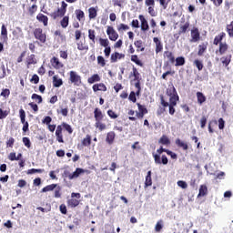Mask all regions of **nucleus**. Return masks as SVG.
<instances>
[{
    "label": "nucleus",
    "mask_w": 233,
    "mask_h": 233,
    "mask_svg": "<svg viewBox=\"0 0 233 233\" xmlns=\"http://www.w3.org/2000/svg\"><path fill=\"white\" fill-rule=\"evenodd\" d=\"M65 176H67L68 179H76V177H79L81 174H85V169L81 167H77L73 173H69L68 171L64 172Z\"/></svg>",
    "instance_id": "nucleus-1"
},
{
    "label": "nucleus",
    "mask_w": 233,
    "mask_h": 233,
    "mask_svg": "<svg viewBox=\"0 0 233 233\" xmlns=\"http://www.w3.org/2000/svg\"><path fill=\"white\" fill-rule=\"evenodd\" d=\"M153 157L155 159V163L156 165H168V157H167L165 155H159V154H156L153 153Z\"/></svg>",
    "instance_id": "nucleus-2"
},
{
    "label": "nucleus",
    "mask_w": 233,
    "mask_h": 233,
    "mask_svg": "<svg viewBox=\"0 0 233 233\" xmlns=\"http://www.w3.org/2000/svg\"><path fill=\"white\" fill-rule=\"evenodd\" d=\"M34 36L40 41V43H46V35L43 33L42 28H35L34 30Z\"/></svg>",
    "instance_id": "nucleus-3"
},
{
    "label": "nucleus",
    "mask_w": 233,
    "mask_h": 233,
    "mask_svg": "<svg viewBox=\"0 0 233 233\" xmlns=\"http://www.w3.org/2000/svg\"><path fill=\"white\" fill-rule=\"evenodd\" d=\"M69 76V81H71V83H74L76 86L81 85V76L77 75L76 71H70Z\"/></svg>",
    "instance_id": "nucleus-4"
},
{
    "label": "nucleus",
    "mask_w": 233,
    "mask_h": 233,
    "mask_svg": "<svg viewBox=\"0 0 233 233\" xmlns=\"http://www.w3.org/2000/svg\"><path fill=\"white\" fill-rule=\"evenodd\" d=\"M106 34H107L110 41H117V37H119V35L117 34V32H116L114 27H112V26L107 27Z\"/></svg>",
    "instance_id": "nucleus-5"
},
{
    "label": "nucleus",
    "mask_w": 233,
    "mask_h": 233,
    "mask_svg": "<svg viewBox=\"0 0 233 233\" xmlns=\"http://www.w3.org/2000/svg\"><path fill=\"white\" fill-rule=\"evenodd\" d=\"M160 101H161V105L162 106H164L165 108H167V106L169 107V114L170 116H174V114H176V108H174V105H170L168 102L165 101V98L163 97V96H160Z\"/></svg>",
    "instance_id": "nucleus-6"
},
{
    "label": "nucleus",
    "mask_w": 233,
    "mask_h": 233,
    "mask_svg": "<svg viewBox=\"0 0 233 233\" xmlns=\"http://www.w3.org/2000/svg\"><path fill=\"white\" fill-rule=\"evenodd\" d=\"M138 19L141 22V30L142 32H147L149 30L150 26L148 25V21L146 20L143 15H139Z\"/></svg>",
    "instance_id": "nucleus-7"
},
{
    "label": "nucleus",
    "mask_w": 233,
    "mask_h": 233,
    "mask_svg": "<svg viewBox=\"0 0 233 233\" xmlns=\"http://www.w3.org/2000/svg\"><path fill=\"white\" fill-rule=\"evenodd\" d=\"M201 38V35L199 34V30L198 28L191 30V43H198L199 39Z\"/></svg>",
    "instance_id": "nucleus-8"
},
{
    "label": "nucleus",
    "mask_w": 233,
    "mask_h": 233,
    "mask_svg": "<svg viewBox=\"0 0 233 233\" xmlns=\"http://www.w3.org/2000/svg\"><path fill=\"white\" fill-rule=\"evenodd\" d=\"M94 117H95L96 123H97L99 121H103V117H105V115H103V112L101 111V109L96 107L94 110Z\"/></svg>",
    "instance_id": "nucleus-9"
},
{
    "label": "nucleus",
    "mask_w": 233,
    "mask_h": 233,
    "mask_svg": "<svg viewBox=\"0 0 233 233\" xmlns=\"http://www.w3.org/2000/svg\"><path fill=\"white\" fill-rule=\"evenodd\" d=\"M56 140L58 141V143L65 142L63 140V127L57 126L56 130Z\"/></svg>",
    "instance_id": "nucleus-10"
},
{
    "label": "nucleus",
    "mask_w": 233,
    "mask_h": 233,
    "mask_svg": "<svg viewBox=\"0 0 233 233\" xmlns=\"http://www.w3.org/2000/svg\"><path fill=\"white\" fill-rule=\"evenodd\" d=\"M93 92H106V86L105 84H95L93 86Z\"/></svg>",
    "instance_id": "nucleus-11"
},
{
    "label": "nucleus",
    "mask_w": 233,
    "mask_h": 233,
    "mask_svg": "<svg viewBox=\"0 0 233 233\" xmlns=\"http://www.w3.org/2000/svg\"><path fill=\"white\" fill-rule=\"evenodd\" d=\"M36 19L39 21V23H43L44 26H48V16L43 14H38L36 15Z\"/></svg>",
    "instance_id": "nucleus-12"
},
{
    "label": "nucleus",
    "mask_w": 233,
    "mask_h": 233,
    "mask_svg": "<svg viewBox=\"0 0 233 233\" xmlns=\"http://www.w3.org/2000/svg\"><path fill=\"white\" fill-rule=\"evenodd\" d=\"M1 37L4 43L8 41V29H6V25H2V27H1Z\"/></svg>",
    "instance_id": "nucleus-13"
},
{
    "label": "nucleus",
    "mask_w": 233,
    "mask_h": 233,
    "mask_svg": "<svg viewBox=\"0 0 233 233\" xmlns=\"http://www.w3.org/2000/svg\"><path fill=\"white\" fill-rule=\"evenodd\" d=\"M114 139H116V133L114 131H110L106 134V141L108 145L114 144Z\"/></svg>",
    "instance_id": "nucleus-14"
},
{
    "label": "nucleus",
    "mask_w": 233,
    "mask_h": 233,
    "mask_svg": "<svg viewBox=\"0 0 233 233\" xmlns=\"http://www.w3.org/2000/svg\"><path fill=\"white\" fill-rule=\"evenodd\" d=\"M208 192V187H207L206 185H201L198 190V198H203L207 196Z\"/></svg>",
    "instance_id": "nucleus-15"
},
{
    "label": "nucleus",
    "mask_w": 233,
    "mask_h": 233,
    "mask_svg": "<svg viewBox=\"0 0 233 233\" xmlns=\"http://www.w3.org/2000/svg\"><path fill=\"white\" fill-rule=\"evenodd\" d=\"M51 64H52V66H54V68H63V64L59 62V58L54 56L52 59H51Z\"/></svg>",
    "instance_id": "nucleus-16"
},
{
    "label": "nucleus",
    "mask_w": 233,
    "mask_h": 233,
    "mask_svg": "<svg viewBox=\"0 0 233 233\" xmlns=\"http://www.w3.org/2000/svg\"><path fill=\"white\" fill-rule=\"evenodd\" d=\"M99 81H101V76H99L98 74H95L87 79V83H89V85H94V83H97Z\"/></svg>",
    "instance_id": "nucleus-17"
},
{
    "label": "nucleus",
    "mask_w": 233,
    "mask_h": 233,
    "mask_svg": "<svg viewBox=\"0 0 233 233\" xmlns=\"http://www.w3.org/2000/svg\"><path fill=\"white\" fill-rule=\"evenodd\" d=\"M164 57H167L169 63H176V57L174 56V54L170 51H165Z\"/></svg>",
    "instance_id": "nucleus-18"
},
{
    "label": "nucleus",
    "mask_w": 233,
    "mask_h": 233,
    "mask_svg": "<svg viewBox=\"0 0 233 233\" xmlns=\"http://www.w3.org/2000/svg\"><path fill=\"white\" fill-rule=\"evenodd\" d=\"M175 143L177 147H179V148H183V150H188V144L183 142L181 139L177 138Z\"/></svg>",
    "instance_id": "nucleus-19"
},
{
    "label": "nucleus",
    "mask_w": 233,
    "mask_h": 233,
    "mask_svg": "<svg viewBox=\"0 0 233 233\" xmlns=\"http://www.w3.org/2000/svg\"><path fill=\"white\" fill-rule=\"evenodd\" d=\"M63 85V79L57 78L56 76H53V86L55 88H59Z\"/></svg>",
    "instance_id": "nucleus-20"
},
{
    "label": "nucleus",
    "mask_w": 233,
    "mask_h": 233,
    "mask_svg": "<svg viewBox=\"0 0 233 233\" xmlns=\"http://www.w3.org/2000/svg\"><path fill=\"white\" fill-rule=\"evenodd\" d=\"M56 188H57V184H51L42 188L41 192H52L53 190H56Z\"/></svg>",
    "instance_id": "nucleus-21"
},
{
    "label": "nucleus",
    "mask_w": 233,
    "mask_h": 233,
    "mask_svg": "<svg viewBox=\"0 0 233 233\" xmlns=\"http://www.w3.org/2000/svg\"><path fill=\"white\" fill-rule=\"evenodd\" d=\"M145 187H152V171H148L146 177Z\"/></svg>",
    "instance_id": "nucleus-22"
},
{
    "label": "nucleus",
    "mask_w": 233,
    "mask_h": 233,
    "mask_svg": "<svg viewBox=\"0 0 233 233\" xmlns=\"http://www.w3.org/2000/svg\"><path fill=\"white\" fill-rule=\"evenodd\" d=\"M197 99L198 105H201L202 103H205V101H207V96H205V95H203V93L201 92H197Z\"/></svg>",
    "instance_id": "nucleus-23"
},
{
    "label": "nucleus",
    "mask_w": 233,
    "mask_h": 233,
    "mask_svg": "<svg viewBox=\"0 0 233 233\" xmlns=\"http://www.w3.org/2000/svg\"><path fill=\"white\" fill-rule=\"evenodd\" d=\"M88 13H89V19H96V17H97V9H96V7H90L88 9Z\"/></svg>",
    "instance_id": "nucleus-24"
},
{
    "label": "nucleus",
    "mask_w": 233,
    "mask_h": 233,
    "mask_svg": "<svg viewBox=\"0 0 233 233\" xmlns=\"http://www.w3.org/2000/svg\"><path fill=\"white\" fill-rule=\"evenodd\" d=\"M227 50H228V46L227 45V43H220L219 49H218L219 55L223 56V54H225Z\"/></svg>",
    "instance_id": "nucleus-25"
},
{
    "label": "nucleus",
    "mask_w": 233,
    "mask_h": 233,
    "mask_svg": "<svg viewBox=\"0 0 233 233\" xmlns=\"http://www.w3.org/2000/svg\"><path fill=\"white\" fill-rule=\"evenodd\" d=\"M177 91L176 90V87H174V86H171L167 89V96H168L169 97H172L173 96H177Z\"/></svg>",
    "instance_id": "nucleus-26"
},
{
    "label": "nucleus",
    "mask_w": 233,
    "mask_h": 233,
    "mask_svg": "<svg viewBox=\"0 0 233 233\" xmlns=\"http://www.w3.org/2000/svg\"><path fill=\"white\" fill-rule=\"evenodd\" d=\"M189 26H190V23H188V22H187L183 25H180V28L178 31L179 35H181V34H187V30H188Z\"/></svg>",
    "instance_id": "nucleus-27"
},
{
    "label": "nucleus",
    "mask_w": 233,
    "mask_h": 233,
    "mask_svg": "<svg viewBox=\"0 0 233 233\" xmlns=\"http://www.w3.org/2000/svg\"><path fill=\"white\" fill-rule=\"evenodd\" d=\"M19 116H20V121L22 125H25V123H28L26 122V113L25 112V109L19 110Z\"/></svg>",
    "instance_id": "nucleus-28"
},
{
    "label": "nucleus",
    "mask_w": 233,
    "mask_h": 233,
    "mask_svg": "<svg viewBox=\"0 0 233 233\" xmlns=\"http://www.w3.org/2000/svg\"><path fill=\"white\" fill-rule=\"evenodd\" d=\"M67 204L69 207H71V208H76V207L79 205V200L76 198H71L67 201Z\"/></svg>",
    "instance_id": "nucleus-29"
},
{
    "label": "nucleus",
    "mask_w": 233,
    "mask_h": 233,
    "mask_svg": "<svg viewBox=\"0 0 233 233\" xmlns=\"http://www.w3.org/2000/svg\"><path fill=\"white\" fill-rule=\"evenodd\" d=\"M177 101H179V96H177V94L173 96H169V105L176 106V105H177Z\"/></svg>",
    "instance_id": "nucleus-30"
},
{
    "label": "nucleus",
    "mask_w": 233,
    "mask_h": 233,
    "mask_svg": "<svg viewBox=\"0 0 233 233\" xmlns=\"http://www.w3.org/2000/svg\"><path fill=\"white\" fill-rule=\"evenodd\" d=\"M70 18L68 16H64L63 19L60 21V25L62 28H66L68 26Z\"/></svg>",
    "instance_id": "nucleus-31"
},
{
    "label": "nucleus",
    "mask_w": 233,
    "mask_h": 233,
    "mask_svg": "<svg viewBox=\"0 0 233 233\" xmlns=\"http://www.w3.org/2000/svg\"><path fill=\"white\" fill-rule=\"evenodd\" d=\"M27 65H35L37 61L35 60V55H30L26 58Z\"/></svg>",
    "instance_id": "nucleus-32"
},
{
    "label": "nucleus",
    "mask_w": 233,
    "mask_h": 233,
    "mask_svg": "<svg viewBox=\"0 0 233 233\" xmlns=\"http://www.w3.org/2000/svg\"><path fill=\"white\" fill-rule=\"evenodd\" d=\"M123 57L122 54H119L118 52H116L115 54L111 55V63H116L117 59H121Z\"/></svg>",
    "instance_id": "nucleus-33"
},
{
    "label": "nucleus",
    "mask_w": 233,
    "mask_h": 233,
    "mask_svg": "<svg viewBox=\"0 0 233 233\" xmlns=\"http://www.w3.org/2000/svg\"><path fill=\"white\" fill-rule=\"evenodd\" d=\"M175 61V66H183V65H185V58L183 56L177 57Z\"/></svg>",
    "instance_id": "nucleus-34"
},
{
    "label": "nucleus",
    "mask_w": 233,
    "mask_h": 233,
    "mask_svg": "<svg viewBox=\"0 0 233 233\" xmlns=\"http://www.w3.org/2000/svg\"><path fill=\"white\" fill-rule=\"evenodd\" d=\"M131 61L133 63H135L136 65H137L138 66H143V62H141V60H139V58L137 57V55L131 56Z\"/></svg>",
    "instance_id": "nucleus-35"
},
{
    "label": "nucleus",
    "mask_w": 233,
    "mask_h": 233,
    "mask_svg": "<svg viewBox=\"0 0 233 233\" xmlns=\"http://www.w3.org/2000/svg\"><path fill=\"white\" fill-rule=\"evenodd\" d=\"M31 99L37 101L38 105H41V103H43V96L35 93L31 96Z\"/></svg>",
    "instance_id": "nucleus-36"
},
{
    "label": "nucleus",
    "mask_w": 233,
    "mask_h": 233,
    "mask_svg": "<svg viewBox=\"0 0 233 233\" xmlns=\"http://www.w3.org/2000/svg\"><path fill=\"white\" fill-rule=\"evenodd\" d=\"M205 52H207V45H205V44L199 45L198 56H203V54H205Z\"/></svg>",
    "instance_id": "nucleus-37"
},
{
    "label": "nucleus",
    "mask_w": 233,
    "mask_h": 233,
    "mask_svg": "<svg viewBox=\"0 0 233 233\" xmlns=\"http://www.w3.org/2000/svg\"><path fill=\"white\" fill-rule=\"evenodd\" d=\"M92 143V137L90 135H87L86 138L83 139L82 145L84 147H88V145H91Z\"/></svg>",
    "instance_id": "nucleus-38"
},
{
    "label": "nucleus",
    "mask_w": 233,
    "mask_h": 233,
    "mask_svg": "<svg viewBox=\"0 0 233 233\" xmlns=\"http://www.w3.org/2000/svg\"><path fill=\"white\" fill-rule=\"evenodd\" d=\"M88 37L94 45L96 43V31L92 30V29H89L88 30Z\"/></svg>",
    "instance_id": "nucleus-39"
},
{
    "label": "nucleus",
    "mask_w": 233,
    "mask_h": 233,
    "mask_svg": "<svg viewBox=\"0 0 233 233\" xmlns=\"http://www.w3.org/2000/svg\"><path fill=\"white\" fill-rule=\"evenodd\" d=\"M76 19L78 21H82L83 19H85V12H83V10H76Z\"/></svg>",
    "instance_id": "nucleus-40"
},
{
    "label": "nucleus",
    "mask_w": 233,
    "mask_h": 233,
    "mask_svg": "<svg viewBox=\"0 0 233 233\" xmlns=\"http://www.w3.org/2000/svg\"><path fill=\"white\" fill-rule=\"evenodd\" d=\"M95 127H96V128L99 129L100 132H103V130L106 129V125L101 123V121L96 122Z\"/></svg>",
    "instance_id": "nucleus-41"
},
{
    "label": "nucleus",
    "mask_w": 233,
    "mask_h": 233,
    "mask_svg": "<svg viewBox=\"0 0 233 233\" xmlns=\"http://www.w3.org/2000/svg\"><path fill=\"white\" fill-rule=\"evenodd\" d=\"M159 143H161V145H170V139H168V137L164 135L160 137Z\"/></svg>",
    "instance_id": "nucleus-42"
},
{
    "label": "nucleus",
    "mask_w": 233,
    "mask_h": 233,
    "mask_svg": "<svg viewBox=\"0 0 233 233\" xmlns=\"http://www.w3.org/2000/svg\"><path fill=\"white\" fill-rule=\"evenodd\" d=\"M133 76H134V81H137V83H140L139 81V72L137 71V68L133 67Z\"/></svg>",
    "instance_id": "nucleus-43"
},
{
    "label": "nucleus",
    "mask_w": 233,
    "mask_h": 233,
    "mask_svg": "<svg viewBox=\"0 0 233 233\" xmlns=\"http://www.w3.org/2000/svg\"><path fill=\"white\" fill-rule=\"evenodd\" d=\"M43 172H45V169L31 168V169L27 170V174H28V175H32V174H43Z\"/></svg>",
    "instance_id": "nucleus-44"
},
{
    "label": "nucleus",
    "mask_w": 233,
    "mask_h": 233,
    "mask_svg": "<svg viewBox=\"0 0 233 233\" xmlns=\"http://www.w3.org/2000/svg\"><path fill=\"white\" fill-rule=\"evenodd\" d=\"M134 45L137 48H140V52H145V47H143V41L141 40L135 41Z\"/></svg>",
    "instance_id": "nucleus-45"
},
{
    "label": "nucleus",
    "mask_w": 233,
    "mask_h": 233,
    "mask_svg": "<svg viewBox=\"0 0 233 233\" xmlns=\"http://www.w3.org/2000/svg\"><path fill=\"white\" fill-rule=\"evenodd\" d=\"M227 32L229 37H233V21L230 23V25H227Z\"/></svg>",
    "instance_id": "nucleus-46"
},
{
    "label": "nucleus",
    "mask_w": 233,
    "mask_h": 233,
    "mask_svg": "<svg viewBox=\"0 0 233 233\" xmlns=\"http://www.w3.org/2000/svg\"><path fill=\"white\" fill-rule=\"evenodd\" d=\"M162 228H163V220H159L157 222V224L155 226V230L157 232H161Z\"/></svg>",
    "instance_id": "nucleus-47"
},
{
    "label": "nucleus",
    "mask_w": 233,
    "mask_h": 233,
    "mask_svg": "<svg viewBox=\"0 0 233 233\" xmlns=\"http://www.w3.org/2000/svg\"><path fill=\"white\" fill-rule=\"evenodd\" d=\"M99 43L101 46H104L105 48H107L108 45H110V42L108 41V39H104V38H99Z\"/></svg>",
    "instance_id": "nucleus-48"
},
{
    "label": "nucleus",
    "mask_w": 233,
    "mask_h": 233,
    "mask_svg": "<svg viewBox=\"0 0 233 233\" xmlns=\"http://www.w3.org/2000/svg\"><path fill=\"white\" fill-rule=\"evenodd\" d=\"M138 106V110L139 112L145 116V114H148V110L147 109V107H145V106L141 105V104H137Z\"/></svg>",
    "instance_id": "nucleus-49"
},
{
    "label": "nucleus",
    "mask_w": 233,
    "mask_h": 233,
    "mask_svg": "<svg viewBox=\"0 0 233 233\" xmlns=\"http://www.w3.org/2000/svg\"><path fill=\"white\" fill-rule=\"evenodd\" d=\"M77 50L83 51V50H88V46L83 44V42L77 43Z\"/></svg>",
    "instance_id": "nucleus-50"
},
{
    "label": "nucleus",
    "mask_w": 233,
    "mask_h": 233,
    "mask_svg": "<svg viewBox=\"0 0 233 233\" xmlns=\"http://www.w3.org/2000/svg\"><path fill=\"white\" fill-rule=\"evenodd\" d=\"M22 141L25 145V147H26L27 148H30V147H32V143L30 142V138L25 137L22 138Z\"/></svg>",
    "instance_id": "nucleus-51"
},
{
    "label": "nucleus",
    "mask_w": 233,
    "mask_h": 233,
    "mask_svg": "<svg viewBox=\"0 0 233 233\" xmlns=\"http://www.w3.org/2000/svg\"><path fill=\"white\" fill-rule=\"evenodd\" d=\"M130 27L127 25H125V24H120L118 26H117V30L118 32H123L125 30H129Z\"/></svg>",
    "instance_id": "nucleus-52"
},
{
    "label": "nucleus",
    "mask_w": 233,
    "mask_h": 233,
    "mask_svg": "<svg viewBox=\"0 0 233 233\" xmlns=\"http://www.w3.org/2000/svg\"><path fill=\"white\" fill-rule=\"evenodd\" d=\"M107 116H109L111 119H117L118 117L117 114H116V112H114L112 109L107 111Z\"/></svg>",
    "instance_id": "nucleus-53"
},
{
    "label": "nucleus",
    "mask_w": 233,
    "mask_h": 233,
    "mask_svg": "<svg viewBox=\"0 0 233 233\" xmlns=\"http://www.w3.org/2000/svg\"><path fill=\"white\" fill-rule=\"evenodd\" d=\"M128 99L129 101H132V103H136V101H137V98L136 97V92L131 91Z\"/></svg>",
    "instance_id": "nucleus-54"
},
{
    "label": "nucleus",
    "mask_w": 233,
    "mask_h": 233,
    "mask_svg": "<svg viewBox=\"0 0 233 233\" xmlns=\"http://www.w3.org/2000/svg\"><path fill=\"white\" fill-rule=\"evenodd\" d=\"M63 127H64L65 130H66V132H68V134H72V132H74V130L72 129L71 125H68L66 123H63Z\"/></svg>",
    "instance_id": "nucleus-55"
},
{
    "label": "nucleus",
    "mask_w": 233,
    "mask_h": 233,
    "mask_svg": "<svg viewBox=\"0 0 233 233\" xmlns=\"http://www.w3.org/2000/svg\"><path fill=\"white\" fill-rule=\"evenodd\" d=\"M147 12L152 17H156V15H157V13L154 9V6H149Z\"/></svg>",
    "instance_id": "nucleus-56"
},
{
    "label": "nucleus",
    "mask_w": 233,
    "mask_h": 233,
    "mask_svg": "<svg viewBox=\"0 0 233 233\" xmlns=\"http://www.w3.org/2000/svg\"><path fill=\"white\" fill-rule=\"evenodd\" d=\"M135 86L137 88L136 96H141V82H136Z\"/></svg>",
    "instance_id": "nucleus-57"
},
{
    "label": "nucleus",
    "mask_w": 233,
    "mask_h": 233,
    "mask_svg": "<svg viewBox=\"0 0 233 233\" xmlns=\"http://www.w3.org/2000/svg\"><path fill=\"white\" fill-rule=\"evenodd\" d=\"M97 63H98L101 66H105V65H106V62H105V57H103L102 56H97Z\"/></svg>",
    "instance_id": "nucleus-58"
},
{
    "label": "nucleus",
    "mask_w": 233,
    "mask_h": 233,
    "mask_svg": "<svg viewBox=\"0 0 233 233\" xmlns=\"http://www.w3.org/2000/svg\"><path fill=\"white\" fill-rule=\"evenodd\" d=\"M194 65H196L198 70L201 71L203 70V63L199 60H195Z\"/></svg>",
    "instance_id": "nucleus-59"
},
{
    "label": "nucleus",
    "mask_w": 233,
    "mask_h": 233,
    "mask_svg": "<svg viewBox=\"0 0 233 233\" xmlns=\"http://www.w3.org/2000/svg\"><path fill=\"white\" fill-rule=\"evenodd\" d=\"M0 96H2V97H8V96H10V89L8 88H5V89H3Z\"/></svg>",
    "instance_id": "nucleus-60"
},
{
    "label": "nucleus",
    "mask_w": 233,
    "mask_h": 233,
    "mask_svg": "<svg viewBox=\"0 0 233 233\" xmlns=\"http://www.w3.org/2000/svg\"><path fill=\"white\" fill-rule=\"evenodd\" d=\"M42 123L44 125H47V127L52 123V117L51 116H45V118L42 120Z\"/></svg>",
    "instance_id": "nucleus-61"
},
{
    "label": "nucleus",
    "mask_w": 233,
    "mask_h": 233,
    "mask_svg": "<svg viewBox=\"0 0 233 233\" xmlns=\"http://www.w3.org/2000/svg\"><path fill=\"white\" fill-rule=\"evenodd\" d=\"M207 127V116H203L200 119V127L205 128Z\"/></svg>",
    "instance_id": "nucleus-62"
},
{
    "label": "nucleus",
    "mask_w": 233,
    "mask_h": 233,
    "mask_svg": "<svg viewBox=\"0 0 233 233\" xmlns=\"http://www.w3.org/2000/svg\"><path fill=\"white\" fill-rule=\"evenodd\" d=\"M177 186L180 187V188H187L188 187V185L187 184V182L183 181V180H179L177 181Z\"/></svg>",
    "instance_id": "nucleus-63"
},
{
    "label": "nucleus",
    "mask_w": 233,
    "mask_h": 233,
    "mask_svg": "<svg viewBox=\"0 0 233 233\" xmlns=\"http://www.w3.org/2000/svg\"><path fill=\"white\" fill-rule=\"evenodd\" d=\"M218 128L219 130H223V128H225V120L223 118L218 119Z\"/></svg>",
    "instance_id": "nucleus-64"
}]
</instances>
